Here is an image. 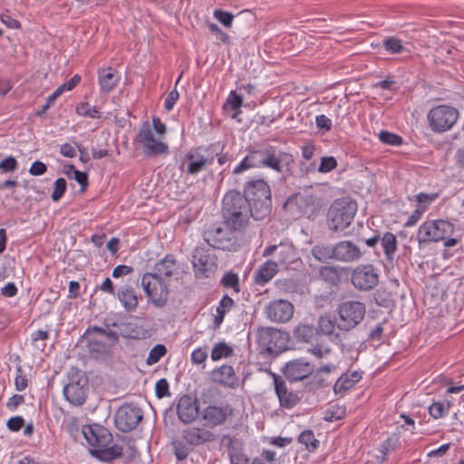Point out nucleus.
<instances>
[{"label": "nucleus", "instance_id": "nucleus-36", "mask_svg": "<svg viewBox=\"0 0 464 464\" xmlns=\"http://www.w3.org/2000/svg\"><path fill=\"white\" fill-rule=\"evenodd\" d=\"M312 256L318 261L325 263L330 259L335 260V246L331 245H315L311 249Z\"/></svg>", "mask_w": 464, "mask_h": 464}, {"label": "nucleus", "instance_id": "nucleus-24", "mask_svg": "<svg viewBox=\"0 0 464 464\" xmlns=\"http://www.w3.org/2000/svg\"><path fill=\"white\" fill-rule=\"evenodd\" d=\"M335 246V261L342 263L358 262L363 251L360 246L352 240H341L334 244Z\"/></svg>", "mask_w": 464, "mask_h": 464}, {"label": "nucleus", "instance_id": "nucleus-63", "mask_svg": "<svg viewBox=\"0 0 464 464\" xmlns=\"http://www.w3.org/2000/svg\"><path fill=\"white\" fill-rule=\"evenodd\" d=\"M208 357V353L205 349L198 348L191 353V361L195 364L203 363Z\"/></svg>", "mask_w": 464, "mask_h": 464}, {"label": "nucleus", "instance_id": "nucleus-10", "mask_svg": "<svg viewBox=\"0 0 464 464\" xmlns=\"http://www.w3.org/2000/svg\"><path fill=\"white\" fill-rule=\"evenodd\" d=\"M459 116V112L456 108L442 104L430 110L427 114V121L433 132L442 133L452 129Z\"/></svg>", "mask_w": 464, "mask_h": 464}, {"label": "nucleus", "instance_id": "nucleus-28", "mask_svg": "<svg viewBox=\"0 0 464 464\" xmlns=\"http://www.w3.org/2000/svg\"><path fill=\"white\" fill-rule=\"evenodd\" d=\"M118 72L112 67L99 69L98 80L102 92L105 93L111 92L120 81Z\"/></svg>", "mask_w": 464, "mask_h": 464}, {"label": "nucleus", "instance_id": "nucleus-59", "mask_svg": "<svg viewBox=\"0 0 464 464\" xmlns=\"http://www.w3.org/2000/svg\"><path fill=\"white\" fill-rule=\"evenodd\" d=\"M425 210L426 207L419 206L406 221L405 227L414 226L420 219Z\"/></svg>", "mask_w": 464, "mask_h": 464}, {"label": "nucleus", "instance_id": "nucleus-5", "mask_svg": "<svg viewBox=\"0 0 464 464\" xmlns=\"http://www.w3.org/2000/svg\"><path fill=\"white\" fill-rule=\"evenodd\" d=\"M357 212V203L349 198L335 199L326 215L329 230L335 233L343 232L353 222Z\"/></svg>", "mask_w": 464, "mask_h": 464}, {"label": "nucleus", "instance_id": "nucleus-56", "mask_svg": "<svg viewBox=\"0 0 464 464\" xmlns=\"http://www.w3.org/2000/svg\"><path fill=\"white\" fill-rule=\"evenodd\" d=\"M214 16L224 26L230 27L232 25L234 15L231 13L220 9L215 10Z\"/></svg>", "mask_w": 464, "mask_h": 464}, {"label": "nucleus", "instance_id": "nucleus-9", "mask_svg": "<svg viewBox=\"0 0 464 464\" xmlns=\"http://www.w3.org/2000/svg\"><path fill=\"white\" fill-rule=\"evenodd\" d=\"M454 231V226L444 219H428L418 230L417 240L420 245L445 240Z\"/></svg>", "mask_w": 464, "mask_h": 464}, {"label": "nucleus", "instance_id": "nucleus-34", "mask_svg": "<svg viewBox=\"0 0 464 464\" xmlns=\"http://www.w3.org/2000/svg\"><path fill=\"white\" fill-rule=\"evenodd\" d=\"M380 244L387 261L392 262L397 251L398 241L396 236L392 232L381 234Z\"/></svg>", "mask_w": 464, "mask_h": 464}, {"label": "nucleus", "instance_id": "nucleus-23", "mask_svg": "<svg viewBox=\"0 0 464 464\" xmlns=\"http://www.w3.org/2000/svg\"><path fill=\"white\" fill-rule=\"evenodd\" d=\"M266 317L275 323H286L294 314V305L286 300L278 299L270 302L265 308Z\"/></svg>", "mask_w": 464, "mask_h": 464}, {"label": "nucleus", "instance_id": "nucleus-27", "mask_svg": "<svg viewBox=\"0 0 464 464\" xmlns=\"http://www.w3.org/2000/svg\"><path fill=\"white\" fill-rule=\"evenodd\" d=\"M212 381L223 387L235 389L238 386V378L231 365L224 364L211 373Z\"/></svg>", "mask_w": 464, "mask_h": 464}, {"label": "nucleus", "instance_id": "nucleus-12", "mask_svg": "<svg viewBox=\"0 0 464 464\" xmlns=\"http://www.w3.org/2000/svg\"><path fill=\"white\" fill-rule=\"evenodd\" d=\"M141 285L153 304L158 307H163L167 304L169 289L161 278L150 273H145L141 279Z\"/></svg>", "mask_w": 464, "mask_h": 464}, {"label": "nucleus", "instance_id": "nucleus-42", "mask_svg": "<svg viewBox=\"0 0 464 464\" xmlns=\"http://www.w3.org/2000/svg\"><path fill=\"white\" fill-rule=\"evenodd\" d=\"M118 334L127 339H140L144 337L142 328L133 323L121 324V333Z\"/></svg>", "mask_w": 464, "mask_h": 464}, {"label": "nucleus", "instance_id": "nucleus-15", "mask_svg": "<svg viewBox=\"0 0 464 464\" xmlns=\"http://www.w3.org/2000/svg\"><path fill=\"white\" fill-rule=\"evenodd\" d=\"M142 419V410L138 406L127 403L117 410L115 426L122 432H130L136 429Z\"/></svg>", "mask_w": 464, "mask_h": 464}, {"label": "nucleus", "instance_id": "nucleus-61", "mask_svg": "<svg viewBox=\"0 0 464 464\" xmlns=\"http://www.w3.org/2000/svg\"><path fill=\"white\" fill-rule=\"evenodd\" d=\"M395 440L392 438H387L380 446V451L382 454V459H385L387 454L394 450Z\"/></svg>", "mask_w": 464, "mask_h": 464}, {"label": "nucleus", "instance_id": "nucleus-2", "mask_svg": "<svg viewBox=\"0 0 464 464\" xmlns=\"http://www.w3.org/2000/svg\"><path fill=\"white\" fill-rule=\"evenodd\" d=\"M82 434L87 442L94 448L90 450L94 458L104 462H111L121 457L123 453L122 447L117 444L110 447L112 435L103 426L99 424L85 425L82 427Z\"/></svg>", "mask_w": 464, "mask_h": 464}, {"label": "nucleus", "instance_id": "nucleus-13", "mask_svg": "<svg viewBox=\"0 0 464 464\" xmlns=\"http://www.w3.org/2000/svg\"><path fill=\"white\" fill-rule=\"evenodd\" d=\"M379 271L372 264L357 266L352 272L351 281L359 291L369 292L379 284Z\"/></svg>", "mask_w": 464, "mask_h": 464}, {"label": "nucleus", "instance_id": "nucleus-21", "mask_svg": "<svg viewBox=\"0 0 464 464\" xmlns=\"http://www.w3.org/2000/svg\"><path fill=\"white\" fill-rule=\"evenodd\" d=\"M137 140L143 146V152L147 156L154 157L168 152V145L154 138L152 130L148 121L142 123Z\"/></svg>", "mask_w": 464, "mask_h": 464}, {"label": "nucleus", "instance_id": "nucleus-44", "mask_svg": "<svg viewBox=\"0 0 464 464\" xmlns=\"http://www.w3.org/2000/svg\"><path fill=\"white\" fill-rule=\"evenodd\" d=\"M298 442L304 444L305 449L313 452L319 447L320 441L315 439L314 432L311 430H305L298 437Z\"/></svg>", "mask_w": 464, "mask_h": 464}, {"label": "nucleus", "instance_id": "nucleus-39", "mask_svg": "<svg viewBox=\"0 0 464 464\" xmlns=\"http://www.w3.org/2000/svg\"><path fill=\"white\" fill-rule=\"evenodd\" d=\"M317 329H319V335L321 334L324 335L334 334L335 329H337V324L335 323V315L331 318L329 315H322L318 319Z\"/></svg>", "mask_w": 464, "mask_h": 464}, {"label": "nucleus", "instance_id": "nucleus-41", "mask_svg": "<svg viewBox=\"0 0 464 464\" xmlns=\"http://www.w3.org/2000/svg\"><path fill=\"white\" fill-rule=\"evenodd\" d=\"M220 285L226 289L231 288L235 294L241 291L239 276L233 271L227 272L220 280Z\"/></svg>", "mask_w": 464, "mask_h": 464}, {"label": "nucleus", "instance_id": "nucleus-55", "mask_svg": "<svg viewBox=\"0 0 464 464\" xmlns=\"http://www.w3.org/2000/svg\"><path fill=\"white\" fill-rule=\"evenodd\" d=\"M330 382L324 379L320 373L316 372L308 382L309 390H318L329 386Z\"/></svg>", "mask_w": 464, "mask_h": 464}, {"label": "nucleus", "instance_id": "nucleus-1", "mask_svg": "<svg viewBox=\"0 0 464 464\" xmlns=\"http://www.w3.org/2000/svg\"><path fill=\"white\" fill-rule=\"evenodd\" d=\"M222 217L227 227L233 231L244 229L254 218V212L246 197L237 190H228L222 200Z\"/></svg>", "mask_w": 464, "mask_h": 464}, {"label": "nucleus", "instance_id": "nucleus-20", "mask_svg": "<svg viewBox=\"0 0 464 464\" xmlns=\"http://www.w3.org/2000/svg\"><path fill=\"white\" fill-rule=\"evenodd\" d=\"M199 401L189 394L180 396L176 404V412L179 420L188 425L200 417Z\"/></svg>", "mask_w": 464, "mask_h": 464}, {"label": "nucleus", "instance_id": "nucleus-50", "mask_svg": "<svg viewBox=\"0 0 464 464\" xmlns=\"http://www.w3.org/2000/svg\"><path fill=\"white\" fill-rule=\"evenodd\" d=\"M379 139L382 143L392 145V146H399L402 144V138L399 135H396L392 132L382 130L379 133Z\"/></svg>", "mask_w": 464, "mask_h": 464}, {"label": "nucleus", "instance_id": "nucleus-31", "mask_svg": "<svg viewBox=\"0 0 464 464\" xmlns=\"http://www.w3.org/2000/svg\"><path fill=\"white\" fill-rule=\"evenodd\" d=\"M177 269V260L174 255L168 254L160 262L154 266V272L151 273L156 276L162 279V277L172 276L174 271Z\"/></svg>", "mask_w": 464, "mask_h": 464}, {"label": "nucleus", "instance_id": "nucleus-43", "mask_svg": "<svg viewBox=\"0 0 464 464\" xmlns=\"http://www.w3.org/2000/svg\"><path fill=\"white\" fill-rule=\"evenodd\" d=\"M252 168H258L254 150L248 151L246 156L240 161V163L235 167L232 174L238 175Z\"/></svg>", "mask_w": 464, "mask_h": 464}, {"label": "nucleus", "instance_id": "nucleus-60", "mask_svg": "<svg viewBox=\"0 0 464 464\" xmlns=\"http://www.w3.org/2000/svg\"><path fill=\"white\" fill-rule=\"evenodd\" d=\"M316 127L324 131H329L332 129L331 120L324 114L315 117Z\"/></svg>", "mask_w": 464, "mask_h": 464}, {"label": "nucleus", "instance_id": "nucleus-47", "mask_svg": "<svg viewBox=\"0 0 464 464\" xmlns=\"http://www.w3.org/2000/svg\"><path fill=\"white\" fill-rule=\"evenodd\" d=\"M346 415V408L343 405H333L326 411L324 420L329 422L340 420Z\"/></svg>", "mask_w": 464, "mask_h": 464}, {"label": "nucleus", "instance_id": "nucleus-6", "mask_svg": "<svg viewBox=\"0 0 464 464\" xmlns=\"http://www.w3.org/2000/svg\"><path fill=\"white\" fill-rule=\"evenodd\" d=\"M254 151L258 168H267L283 173L294 163L293 155L276 146L264 144Z\"/></svg>", "mask_w": 464, "mask_h": 464}, {"label": "nucleus", "instance_id": "nucleus-64", "mask_svg": "<svg viewBox=\"0 0 464 464\" xmlns=\"http://www.w3.org/2000/svg\"><path fill=\"white\" fill-rule=\"evenodd\" d=\"M46 171H47V166L40 160L34 161L31 165L30 169H29V173L33 176H40V175L44 174Z\"/></svg>", "mask_w": 464, "mask_h": 464}, {"label": "nucleus", "instance_id": "nucleus-51", "mask_svg": "<svg viewBox=\"0 0 464 464\" xmlns=\"http://www.w3.org/2000/svg\"><path fill=\"white\" fill-rule=\"evenodd\" d=\"M67 188V182L63 178H59L54 182V188L51 195L53 201H59L64 195Z\"/></svg>", "mask_w": 464, "mask_h": 464}, {"label": "nucleus", "instance_id": "nucleus-38", "mask_svg": "<svg viewBox=\"0 0 464 464\" xmlns=\"http://www.w3.org/2000/svg\"><path fill=\"white\" fill-rule=\"evenodd\" d=\"M451 407V402L445 399L443 401H434L429 407V413L433 419H440L446 416Z\"/></svg>", "mask_w": 464, "mask_h": 464}, {"label": "nucleus", "instance_id": "nucleus-3", "mask_svg": "<svg viewBox=\"0 0 464 464\" xmlns=\"http://www.w3.org/2000/svg\"><path fill=\"white\" fill-rule=\"evenodd\" d=\"M254 212V219L263 220L272 210L271 189L263 179H250L244 186L242 194Z\"/></svg>", "mask_w": 464, "mask_h": 464}, {"label": "nucleus", "instance_id": "nucleus-62", "mask_svg": "<svg viewBox=\"0 0 464 464\" xmlns=\"http://www.w3.org/2000/svg\"><path fill=\"white\" fill-rule=\"evenodd\" d=\"M74 179L80 184L82 191H85L89 184L88 174L78 169H74Z\"/></svg>", "mask_w": 464, "mask_h": 464}, {"label": "nucleus", "instance_id": "nucleus-18", "mask_svg": "<svg viewBox=\"0 0 464 464\" xmlns=\"http://www.w3.org/2000/svg\"><path fill=\"white\" fill-rule=\"evenodd\" d=\"M232 231L233 230L230 229L227 231L222 227H217L206 232L204 239L208 245L213 248L230 252L237 251L239 245Z\"/></svg>", "mask_w": 464, "mask_h": 464}, {"label": "nucleus", "instance_id": "nucleus-35", "mask_svg": "<svg viewBox=\"0 0 464 464\" xmlns=\"http://www.w3.org/2000/svg\"><path fill=\"white\" fill-rule=\"evenodd\" d=\"M235 306V301L227 295H225L216 309V315L213 320L214 328L218 329L224 321L225 315Z\"/></svg>", "mask_w": 464, "mask_h": 464}, {"label": "nucleus", "instance_id": "nucleus-33", "mask_svg": "<svg viewBox=\"0 0 464 464\" xmlns=\"http://www.w3.org/2000/svg\"><path fill=\"white\" fill-rule=\"evenodd\" d=\"M118 299L128 312L134 311L139 304L136 291L132 286L126 285L121 288L117 293Z\"/></svg>", "mask_w": 464, "mask_h": 464}, {"label": "nucleus", "instance_id": "nucleus-16", "mask_svg": "<svg viewBox=\"0 0 464 464\" xmlns=\"http://www.w3.org/2000/svg\"><path fill=\"white\" fill-rule=\"evenodd\" d=\"M192 265L197 278H208L218 268L217 257L208 249L197 247L192 256Z\"/></svg>", "mask_w": 464, "mask_h": 464}, {"label": "nucleus", "instance_id": "nucleus-53", "mask_svg": "<svg viewBox=\"0 0 464 464\" xmlns=\"http://www.w3.org/2000/svg\"><path fill=\"white\" fill-rule=\"evenodd\" d=\"M337 167V160L333 156H324L321 158L318 171L321 173H328Z\"/></svg>", "mask_w": 464, "mask_h": 464}, {"label": "nucleus", "instance_id": "nucleus-22", "mask_svg": "<svg viewBox=\"0 0 464 464\" xmlns=\"http://www.w3.org/2000/svg\"><path fill=\"white\" fill-rule=\"evenodd\" d=\"M314 372V364L303 358L292 360L283 368V372L290 382L303 381L311 376Z\"/></svg>", "mask_w": 464, "mask_h": 464}, {"label": "nucleus", "instance_id": "nucleus-19", "mask_svg": "<svg viewBox=\"0 0 464 464\" xmlns=\"http://www.w3.org/2000/svg\"><path fill=\"white\" fill-rule=\"evenodd\" d=\"M269 373L273 378L274 389L279 401V406L287 410L295 407L301 401L298 392L291 390L282 376L272 372Z\"/></svg>", "mask_w": 464, "mask_h": 464}, {"label": "nucleus", "instance_id": "nucleus-8", "mask_svg": "<svg viewBox=\"0 0 464 464\" xmlns=\"http://www.w3.org/2000/svg\"><path fill=\"white\" fill-rule=\"evenodd\" d=\"M286 335L273 327H261L256 332V343L260 353L276 356L286 349Z\"/></svg>", "mask_w": 464, "mask_h": 464}, {"label": "nucleus", "instance_id": "nucleus-14", "mask_svg": "<svg viewBox=\"0 0 464 464\" xmlns=\"http://www.w3.org/2000/svg\"><path fill=\"white\" fill-rule=\"evenodd\" d=\"M210 149L198 147L186 153L180 165V169L189 175H197L214 161V155L209 153Z\"/></svg>", "mask_w": 464, "mask_h": 464}, {"label": "nucleus", "instance_id": "nucleus-45", "mask_svg": "<svg viewBox=\"0 0 464 464\" xmlns=\"http://www.w3.org/2000/svg\"><path fill=\"white\" fill-rule=\"evenodd\" d=\"M243 103V98L241 95L237 94L235 91H232L227 99L226 103L224 104L223 108L227 110V108H230L234 112L232 114V118L236 119L240 113L241 110L240 107Z\"/></svg>", "mask_w": 464, "mask_h": 464}, {"label": "nucleus", "instance_id": "nucleus-30", "mask_svg": "<svg viewBox=\"0 0 464 464\" xmlns=\"http://www.w3.org/2000/svg\"><path fill=\"white\" fill-rule=\"evenodd\" d=\"M293 337L297 343H312L319 338V329L313 324H300L293 331Z\"/></svg>", "mask_w": 464, "mask_h": 464}, {"label": "nucleus", "instance_id": "nucleus-54", "mask_svg": "<svg viewBox=\"0 0 464 464\" xmlns=\"http://www.w3.org/2000/svg\"><path fill=\"white\" fill-rule=\"evenodd\" d=\"M155 393L159 399L170 396L169 384L166 379H160L156 382Z\"/></svg>", "mask_w": 464, "mask_h": 464}, {"label": "nucleus", "instance_id": "nucleus-58", "mask_svg": "<svg viewBox=\"0 0 464 464\" xmlns=\"http://www.w3.org/2000/svg\"><path fill=\"white\" fill-rule=\"evenodd\" d=\"M6 426L11 431H19L24 426V420L21 416H14L7 420Z\"/></svg>", "mask_w": 464, "mask_h": 464}, {"label": "nucleus", "instance_id": "nucleus-57", "mask_svg": "<svg viewBox=\"0 0 464 464\" xmlns=\"http://www.w3.org/2000/svg\"><path fill=\"white\" fill-rule=\"evenodd\" d=\"M18 168L17 160L14 157L9 156L0 161V170L6 173V172H13Z\"/></svg>", "mask_w": 464, "mask_h": 464}, {"label": "nucleus", "instance_id": "nucleus-32", "mask_svg": "<svg viewBox=\"0 0 464 464\" xmlns=\"http://www.w3.org/2000/svg\"><path fill=\"white\" fill-rule=\"evenodd\" d=\"M277 271L278 264L273 260H267L257 269L255 275V282L257 285H264L276 276Z\"/></svg>", "mask_w": 464, "mask_h": 464}, {"label": "nucleus", "instance_id": "nucleus-37", "mask_svg": "<svg viewBox=\"0 0 464 464\" xmlns=\"http://www.w3.org/2000/svg\"><path fill=\"white\" fill-rule=\"evenodd\" d=\"M173 454L178 461L185 460L193 451V447L184 439H177L171 442Z\"/></svg>", "mask_w": 464, "mask_h": 464}, {"label": "nucleus", "instance_id": "nucleus-11", "mask_svg": "<svg viewBox=\"0 0 464 464\" xmlns=\"http://www.w3.org/2000/svg\"><path fill=\"white\" fill-rule=\"evenodd\" d=\"M233 415L234 408L227 402L209 403L200 411V419L208 429L225 425Z\"/></svg>", "mask_w": 464, "mask_h": 464}, {"label": "nucleus", "instance_id": "nucleus-29", "mask_svg": "<svg viewBox=\"0 0 464 464\" xmlns=\"http://www.w3.org/2000/svg\"><path fill=\"white\" fill-rule=\"evenodd\" d=\"M362 379V372L358 371H348L343 373L334 385L335 394H342L352 389Z\"/></svg>", "mask_w": 464, "mask_h": 464}, {"label": "nucleus", "instance_id": "nucleus-40", "mask_svg": "<svg viewBox=\"0 0 464 464\" xmlns=\"http://www.w3.org/2000/svg\"><path fill=\"white\" fill-rule=\"evenodd\" d=\"M221 445L227 450L229 458L237 457V460L243 459V455L238 453V440L236 437L229 434L223 435L221 438Z\"/></svg>", "mask_w": 464, "mask_h": 464}, {"label": "nucleus", "instance_id": "nucleus-48", "mask_svg": "<svg viewBox=\"0 0 464 464\" xmlns=\"http://www.w3.org/2000/svg\"><path fill=\"white\" fill-rule=\"evenodd\" d=\"M383 47L392 54L401 53L405 49L402 41L396 37L385 38L383 40Z\"/></svg>", "mask_w": 464, "mask_h": 464}, {"label": "nucleus", "instance_id": "nucleus-49", "mask_svg": "<svg viewBox=\"0 0 464 464\" xmlns=\"http://www.w3.org/2000/svg\"><path fill=\"white\" fill-rule=\"evenodd\" d=\"M167 353V348L164 344H157L149 353L146 360L148 365L157 363Z\"/></svg>", "mask_w": 464, "mask_h": 464}, {"label": "nucleus", "instance_id": "nucleus-7", "mask_svg": "<svg viewBox=\"0 0 464 464\" xmlns=\"http://www.w3.org/2000/svg\"><path fill=\"white\" fill-rule=\"evenodd\" d=\"M366 313L364 303L360 301H343L335 310V323L337 329L342 332H350L359 325Z\"/></svg>", "mask_w": 464, "mask_h": 464}, {"label": "nucleus", "instance_id": "nucleus-26", "mask_svg": "<svg viewBox=\"0 0 464 464\" xmlns=\"http://www.w3.org/2000/svg\"><path fill=\"white\" fill-rule=\"evenodd\" d=\"M87 391V381L84 380L83 383H82V380L79 379L78 381L71 382L64 386L63 395L71 404L81 406L86 401Z\"/></svg>", "mask_w": 464, "mask_h": 464}, {"label": "nucleus", "instance_id": "nucleus-17", "mask_svg": "<svg viewBox=\"0 0 464 464\" xmlns=\"http://www.w3.org/2000/svg\"><path fill=\"white\" fill-rule=\"evenodd\" d=\"M276 254V263L279 266L288 268L291 265H295L293 268H296L302 264L301 259L297 256L296 248L292 244L271 245L266 247L263 256H269Z\"/></svg>", "mask_w": 464, "mask_h": 464}, {"label": "nucleus", "instance_id": "nucleus-4", "mask_svg": "<svg viewBox=\"0 0 464 464\" xmlns=\"http://www.w3.org/2000/svg\"><path fill=\"white\" fill-rule=\"evenodd\" d=\"M86 340V347L94 359H102L109 355L111 348L119 342L118 333L105 330L97 325L89 326L82 336Z\"/></svg>", "mask_w": 464, "mask_h": 464}, {"label": "nucleus", "instance_id": "nucleus-52", "mask_svg": "<svg viewBox=\"0 0 464 464\" xmlns=\"http://www.w3.org/2000/svg\"><path fill=\"white\" fill-rule=\"evenodd\" d=\"M76 111L79 115L90 117L92 119L99 118V111L95 106H91L88 102H82L77 106Z\"/></svg>", "mask_w": 464, "mask_h": 464}, {"label": "nucleus", "instance_id": "nucleus-46", "mask_svg": "<svg viewBox=\"0 0 464 464\" xmlns=\"http://www.w3.org/2000/svg\"><path fill=\"white\" fill-rule=\"evenodd\" d=\"M233 354V349L226 343H218L214 345L211 351V359L218 361L222 358L230 357Z\"/></svg>", "mask_w": 464, "mask_h": 464}, {"label": "nucleus", "instance_id": "nucleus-25", "mask_svg": "<svg viewBox=\"0 0 464 464\" xmlns=\"http://www.w3.org/2000/svg\"><path fill=\"white\" fill-rule=\"evenodd\" d=\"M182 439L186 440L193 448L217 440V435L211 431L205 424L202 427H188L181 432Z\"/></svg>", "mask_w": 464, "mask_h": 464}]
</instances>
